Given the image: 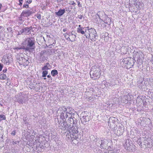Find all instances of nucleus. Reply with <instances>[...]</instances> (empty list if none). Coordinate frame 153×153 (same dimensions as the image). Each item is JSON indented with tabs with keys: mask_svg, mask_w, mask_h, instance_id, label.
<instances>
[{
	"mask_svg": "<svg viewBox=\"0 0 153 153\" xmlns=\"http://www.w3.org/2000/svg\"><path fill=\"white\" fill-rule=\"evenodd\" d=\"M3 128L1 126H0V135H1V138L3 139Z\"/></svg>",
	"mask_w": 153,
	"mask_h": 153,
	"instance_id": "a878e982",
	"label": "nucleus"
},
{
	"mask_svg": "<svg viewBox=\"0 0 153 153\" xmlns=\"http://www.w3.org/2000/svg\"><path fill=\"white\" fill-rule=\"evenodd\" d=\"M78 6L79 7H82V5L80 4V2L79 1L77 2Z\"/></svg>",
	"mask_w": 153,
	"mask_h": 153,
	"instance_id": "ea45409f",
	"label": "nucleus"
},
{
	"mask_svg": "<svg viewBox=\"0 0 153 153\" xmlns=\"http://www.w3.org/2000/svg\"><path fill=\"white\" fill-rule=\"evenodd\" d=\"M100 11H99L96 14L97 16H98V17H99V18L100 19Z\"/></svg>",
	"mask_w": 153,
	"mask_h": 153,
	"instance_id": "49530a36",
	"label": "nucleus"
},
{
	"mask_svg": "<svg viewBox=\"0 0 153 153\" xmlns=\"http://www.w3.org/2000/svg\"><path fill=\"white\" fill-rule=\"evenodd\" d=\"M19 5H20V6H21L22 5V3L21 2H19Z\"/></svg>",
	"mask_w": 153,
	"mask_h": 153,
	"instance_id": "052dcab7",
	"label": "nucleus"
},
{
	"mask_svg": "<svg viewBox=\"0 0 153 153\" xmlns=\"http://www.w3.org/2000/svg\"><path fill=\"white\" fill-rule=\"evenodd\" d=\"M65 12V10L64 9H60L57 12H56L55 13V15L58 16H61Z\"/></svg>",
	"mask_w": 153,
	"mask_h": 153,
	"instance_id": "dca6fc26",
	"label": "nucleus"
},
{
	"mask_svg": "<svg viewBox=\"0 0 153 153\" xmlns=\"http://www.w3.org/2000/svg\"><path fill=\"white\" fill-rule=\"evenodd\" d=\"M139 146H140V147L141 148H142V143H140V144H139Z\"/></svg>",
	"mask_w": 153,
	"mask_h": 153,
	"instance_id": "4d7b16f0",
	"label": "nucleus"
},
{
	"mask_svg": "<svg viewBox=\"0 0 153 153\" xmlns=\"http://www.w3.org/2000/svg\"><path fill=\"white\" fill-rule=\"evenodd\" d=\"M132 144V143H130L129 140H127L124 144V146L125 148L127 150L130 151H133L134 149L135 146Z\"/></svg>",
	"mask_w": 153,
	"mask_h": 153,
	"instance_id": "0eeeda50",
	"label": "nucleus"
},
{
	"mask_svg": "<svg viewBox=\"0 0 153 153\" xmlns=\"http://www.w3.org/2000/svg\"><path fill=\"white\" fill-rule=\"evenodd\" d=\"M14 49L16 50L17 51H18L19 50L22 49L26 50V47H25L24 46H22L20 47H16L14 48Z\"/></svg>",
	"mask_w": 153,
	"mask_h": 153,
	"instance_id": "c85d7f7f",
	"label": "nucleus"
},
{
	"mask_svg": "<svg viewBox=\"0 0 153 153\" xmlns=\"http://www.w3.org/2000/svg\"><path fill=\"white\" fill-rule=\"evenodd\" d=\"M3 67V66L2 64L0 63V71H1Z\"/></svg>",
	"mask_w": 153,
	"mask_h": 153,
	"instance_id": "a19ab883",
	"label": "nucleus"
},
{
	"mask_svg": "<svg viewBox=\"0 0 153 153\" xmlns=\"http://www.w3.org/2000/svg\"><path fill=\"white\" fill-rule=\"evenodd\" d=\"M72 108L70 107L69 108V109L70 110L68 111L67 108H65V106H63L62 107H60L58 109V110L57 111V113L58 114L60 115V117H64V114L67 113L70 114L73 113L74 112V110H72Z\"/></svg>",
	"mask_w": 153,
	"mask_h": 153,
	"instance_id": "20e7f679",
	"label": "nucleus"
},
{
	"mask_svg": "<svg viewBox=\"0 0 153 153\" xmlns=\"http://www.w3.org/2000/svg\"><path fill=\"white\" fill-rule=\"evenodd\" d=\"M135 60L132 58L127 57L123 59L121 61L122 62L126 64L125 65L127 68H131L134 65Z\"/></svg>",
	"mask_w": 153,
	"mask_h": 153,
	"instance_id": "39448f33",
	"label": "nucleus"
},
{
	"mask_svg": "<svg viewBox=\"0 0 153 153\" xmlns=\"http://www.w3.org/2000/svg\"><path fill=\"white\" fill-rule=\"evenodd\" d=\"M32 2V1L31 0H27L26 1V3L27 4L28 3V4H29L31 3Z\"/></svg>",
	"mask_w": 153,
	"mask_h": 153,
	"instance_id": "4c0bfd02",
	"label": "nucleus"
},
{
	"mask_svg": "<svg viewBox=\"0 0 153 153\" xmlns=\"http://www.w3.org/2000/svg\"><path fill=\"white\" fill-rule=\"evenodd\" d=\"M67 39L69 41H71V42H73V41H74L75 40H71V39H70V38L69 37H67Z\"/></svg>",
	"mask_w": 153,
	"mask_h": 153,
	"instance_id": "de8ad7c7",
	"label": "nucleus"
},
{
	"mask_svg": "<svg viewBox=\"0 0 153 153\" xmlns=\"http://www.w3.org/2000/svg\"><path fill=\"white\" fill-rule=\"evenodd\" d=\"M2 7V4H1L0 3V12L1 11V10Z\"/></svg>",
	"mask_w": 153,
	"mask_h": 153,
	"instance_id": "603ef678",
	"label": "nucleus"
},
{
	"mask_svg": "<svg viewBox=\"0 0 153 153\" xmlns=\"http://www.w3.org/2000/svg\"><path fill=\"white\" fill-rule=\"evenodd\" d=\"M23 7H25L27 8H28L29 6L28 4H25L23 5Z\"/></svg>",
	"mask_w": 153,
	"mask_h": 153,
	"instance_id": "473e14b6",
	"label": "nucleus"
},
{
	"mask_svg": "<svg viewBox=\"0 0 153 153\" xmlns=\"http://www.w3.org/2000/svg\"><path fill=\"white\" fill-rule=\"evenodd\" d=\"M147 140H144V145L146 148H150L153 146L152 140L150 138H148Z\"/></svg>",
	"mask_w": 153,
	"mask_h": 153,
	"instance_id": "9d476101",
	"label": "nucleus"
},
{
	"mask_svg": "<svg viewBox=\"0 0 153 153\" xmlns=\"http://www.w3.org/2000/svg\"><path fill=\"white\" fill-rule=\"evenodd\" d=\"M21 30L23 33V35H27L30 33L27 27L22 29Z\"/></svg>",
	"mask_w": 153,
	"mask_h": 153,
	"instance_id": "f3484780",
	"label": "nucleus"
},
{
	"mask_svg": "<svg viewBox=\"0 0 153 153\" xmlns=\"http://www.w3.org/2000/svg\"><path fill=\"white\" fill-rule=\"evenodd\" d=\"M50 69V68L47 66L45 65L42 68V70L43 71H47V70Z\"/></svg>",
	"mask_w": 153,
	"mask_h": 153,
	"instance_id": "c756f323",
	"label": "nucleus"
},
{
	"mask_svg": "<svg viewBox=\"0 0 153 153\" xmlns=\"http://www.w3.org/2000/svg\"><path fill=\"white\" fill-rule=\"evenodd\" d=\"M20 54L19 55L18 54L16 56L17 58V62H18L20 64V65H22L23 64V61L24 59V57L21 56L20 54Z\"/></svg>",
	"mask_w": 153,
	"mask_h": 153,
	"instance_id": "2eb2a0df",
	"label": "nucleus"
},
{
	"mask_svg": "<svg viewBox=\"0 0 153 153\" xmlns=\"http://www.w3.org/2000/svg\"><path fill=\"white\" fill-rule=\"evenodd\" d=\"M71 123H68V121H66V120H63V122L61 124V128L62 130H65L67 128H68L71 126Z\"/></svg>",
	"mask_w": 153,
	"mask_h": 153,
	"instance_id": "1a4fd4ad",
	"label": "nucleus"
},
{
	"mask_svg": "<svg viewBox=\"0 0 153 153\" xmlns=\"http://www.w3.org/2000/svg\"><path fill=\"white\" fill-rule=\"evenodd\" d=\"M37 18L39 19H40L41 18V16L40 14H38L37 15Z\"/></svg>",
	"mask_w": 153,
	"mask_h": 153,
	"instance_id": "c9c22d12",
	"label": "nucleus"
},
{
	"mask_svg": "<svg viewBox=\"0 0 153 153\" xmlns=\"http://www.w3.org/2000/svg\"><path fill=\"white\" fill-rule=\"evenodd\" d=\"M72 113L69 114L68 113H65V114H64V116L63 118L62 117H60V118L62 120H66V119L68 117L70 116V115H71V114Z\"/></svg>",
	"mask_w": 153,
	"mask_h": 153,
	"instance_id": "6ab92c4d",
	"label": "nucleus"
},
{
	"mask_svg": "<svg viewBox=\"0 0 153 153\" xmlns=\"http://www.w3.org/2000/svg\"><path fill=\"white\" fill-rule=\"evenodd\" d=\"M27 27V28L28 30H29V31L30 33H31L30 30L33 29L32 27V26H30V27Z\"/></svg>",
	"mask_w": 153,
	"mask_h": 153,
	"instance_id": "58836bf2",
	"label": "nucleus"
},
{
	"mask_svg": "<svg viewBox=\"0 0 153 153\" xmlns=\"http://www.w3.org/2000/svg\"><path fill=\"white\" fill-rule=\"evenodd\" d=\"M75 114L74 113H72L71 115H70L69 117H68V119L67 121H68V123H71V125L72 124V123L74 122V120H75V118L74 117V116Z\"/></svg>",
	"mask_w": 153,
	"mask_h": 153,
	"instance_id": "ddd939ff",
	"label": "nucleus"
},
{
	"mask_svg": "<svg viewBox=\"0 0 153 153\" xmlns=\"http://www.w3.org/2000/svg\"><path fill=\"white\" fill-rule=\"evenodd\" d=\"M99 69L97 68L96 69H94L93 68H92V70L91 71L90 73V75L91 76V74H92V76H93V74H95L97 73V71H98Z\"/></svg>",
	"mask_w": 153,
	"mask_h": 153,
	"instance_id": "4be33fe9",
	"label": "nucleus"
},
{
	"mask_svg": "<svg viewBox=\"0 0 153 153\" xmlns=\"http://www.w3.org/2000/svg\"><path fill=\"white\" fill-rule=\"evenodd\" d=\"M29 63V62L28 59H27L24 57L22 65H23L24 66H27L28 65Z\"/></svg>",
	"mask_w": 153,
	"mask_h": 153,
	"instance_id": "aec40b11",
	"label": "nucleus"
},
{
	"mask_svg": "<svg viewBox=\"0 0 153 153\" xmlns=\"http://www.w3.org/2000/svg\"><path fill=\"white\" fill-rule=\"evenodd\" d=\"M51 74L52 76H54L58 74V72L57 70L53 69L51 71Z\"/></svg>",
	"mask_w": 153,
	"mask_h": 153,
	"instance_id": "412c9836",
	"label": "nucleus"
},
{
	"mask_svg": "<svg viewBox=\"0 0 153 153\" xmlns=\"http://www.w3.org/2000/svg\"><path fill=\"white\" fill-rule=\"evenodd\" d=\"M32 13L29 10H24L22 13L21 16L24 17H27L30 16L32 14Z\"/></svg>",
	"mask_w": 153,
	"mask_h": 153,
	"instance_id": "9b49d317",
	"label": "nucleus"
},
{
	"mask_svg": "<svg viewBox=\"0 0 153 153\" xmlns=\"http://www.w3.org/2000/svg\"><path fill=\"white\" fill-rule=\"evenodd\" d=\"M45 78H44V79L45 80L46 79V78L45 77H44Z\"/></svg>",
	"mask_w": 153,
	"mask_h": 153,
	"instance_id": "338daca9",
	"label": "nucleus"
},
{
	"mask_svg": "<svg viewBox=\"0 0 153 153\" xmlns=\"http://www.w3.org/2000/svg\"><path fill=\"white\" fill-rule=\"evenodd\" d=\"M5 61H6V63H10V62L9 60H8V57H7V58L5 59Z\"/></svg>",
	"mask_w": 153,
	"mask_h": 153,
	"instance_id": "e433bc0d",
	"label": "nucleus"
},
{
	"mask_svg": "<svg viewBox=\"0 0 153 153\" xmlns=\"http://www.w3.org/2000/svg\"><path fill=\"white\" fill-rule=\"evenodd\" d=\"M85 36L86 38L90 39L92 41H95L98 36L96 30L93 28L85 30Z\"/></svg>",
	"mask_w": 153,
	"mask_h": 153,
	"instance_id": "f03ea898",
	"label": "nucleus"
},
{
	"mask_svg": "<svg viewBox=\"0 0 153 153\" xmlns=\"http://www.w3.org/2000/svg\"><path fill=\"white\" fill-rule=\"evenodd\" d=\"M7 76L5 74H0V79L4 80L6 79Z\"/></svg>",
	"mask_w": 153,
	"mask_h": 153,
	"instance_id": "b1692460",
	"label": "nucleus"
},
{
	"mask_svg": "<svg viewBox=\"0 0 153 153\" xmlns=\"http://www.w3.org/2000/svg\"><path fill=\"white\" fill-rule=\"evenodd\" d=\"M84 115L80 118V120L82 123L85 125L90 120V114L88 113H86L85 112H84Z\"/></svg>",
	"mask_w": 153,
	"mask_h": 153,
	"instance_id": "6e6552de",
	"label": "nucleus"
},
{
	"mask_svg": "<svg viewBox=\"0 0 153 153\" xmlns=\"http://www.w3.org/2000/svg\"><path fill=\"white\" fill-rule=\"evenodd\" d=\"M7 69H4L3 70V72L4 73H5L7 71Z\"/></svg>",
	"mask_w": 153,
	"mask_h": 153,
	"instance_id": "864d4df0",
	"label": "nucleus"
},
{
	"mask_svg": "<svg viewBox=\"0 0 153 153\" xmlns=\"http://www.w3.org/2000/svg\"><path fill=\"white\" fill-rule=\"evenodd\" d=\"M82 17H83V16L82 15H78V18H79L80 19H81Z\"/></svg>",
	"mask_w": 153,
	"mask_h": 153,
	"instance_id": "c03bdc74",
	"label": "nucleus"
},
{
	"mask_svg": "<svg viewBox=\"0 0 153 153\" xmlns=\"http://www.w3.org/2000/svg\"><path fill=\"white\" fill-rule=\"evenodd\" d=\"M45 65L48 66V67L50 68V67H51L50 65V64L48 62H47L46 64Z\"/></svg>",
	"mask_w": 153,
	"mask_h": 153,
	"instance_id": "a18cd8bd",
	"label": "nucleus"
},
{
	"mask_svg": "<svg viewBox=\"0 0 153 153\" xmlns=\"http://www.w3.org/2000/svg\"><path fill=\"white\" fill-rule=\"evenodd\" d=\"M44 53V51H41L40 52V56H41V57L43 55V54Z\"/></svg>",
	"mask_w": 153,
	"mask_h": 153,
	"instance_id": "79ce46f5",
	"label": "nucleus"
},
{
	"mask_svg": "<svg viewBox=\"0 0 153 153\" xmlns=\"http://www.w3.org/2000/svg\"><path fill=\"white\" fill-rule=\"evenodd\" d=\"M79 26V28L81 27V25H79V26Z\"/></svg>",
	"mask_w": 153,
	"mask_h": 153,
	"instance_id": "69168bd1",
	"label": "nucleus"
},
{
	"mask_svg": "<svg viewBox=\"0 0 153 153\" xmlns=\"http://www.w3.org/2000/svg\"><path fill=\"white\" fill-rule=\"evenodd\" d=\"M19 143V141H13V144H18Z\"/></svg>",
	"mask_w": 153,
	"mask_h": 153,
	"instance_id": "72a5a7b5",
	"label": "nucleus"
},
{
	"mask_svg": "<svg viewBox=\"0 0 153 153\" xmlns=\"http://www.w3.org/2000/svg\"><path fill=\"white\" fill-rule=\"evenodd\" d=\"M106 21H106V22H105V23L107 24L108 25H110L111 24V19L108 17H107L106 19Z\"/></svg>",
	"mask_w": 153,
	"mask_h": 153,
	"instance_id": "5701e85b",
	"label": "nucleus"
},
{
	"mask_svg": "<svg viewBox=\"0 0 153 153\" xmlns=\"http://www.w3.org/2000/svg\"><path fill=\"white\" fill-rule=\"evenodd\" d=\"M2 26H0V30L2 28Z\"/></svg>",
	"mask_w": 153,
	"mask_h": 153,
	"instance_id": "0e129e2a",
	"label": "nucleus"
},
{
	"mask_svg": "<svg viewBox=\"0 0 153 153\" xmlns=\"http://www.w3.org/2000/svg\"><path fill=\"white\" fill-rule=\"evenodd\" d=\"M22 34L23 35V33L21 29L19 31H18V35H21Z\"/></svg>",
	"mask_w": 153,
	"mask_h": 153,
	"instance_id": "f704fd0d",
	"label": "nucleus"
},
{
	"mask_svg": "<svg viewBox=\"0 0 153 153\" xmlns=\"http://www.w3.org/2000/svg\"><path fill=\"white\" fill-rule=\"evenodd\" d=\"M74 36H75V37H76V36L75 35H74Z\"/></svg>",
	"mask_w": 153,
	"mask_h": 153,
	"instance_id": "774afa93",
	"label": "nucleus"
},
{
	"mask_svg": "<svg viewBox=\"0 0 153 153\" xmlns=\"http://www.w3.org/2000/svg\"><path fill=\"white\" fill-rule=\"evenodd\" d=\"M108 141L106 140H101V143H99L102 148L105 149L106 147L108 146Z\"/></svg>",
	"mask_w": 153,
	"mask_h": 153,
	"instance_id": "f8f14e48",
	"label": "nucleus"
},
{
	"mask_svg": "<svg viewBox=\"0 0 153 153\" xmlns=\"http://www.w3.org/2000/svg\"><path fill=\"white\" fill-rule=\"evenodd\" d=\"M84 28L83 27L78 28L77 29V32L79 33L82 34H85V31H84L83 30Z\"/></svg>",
	"mask_w": 153,
	"mask_h": 153,
	"instance_id": "a211bd4d",
	"label": "nucleus"
},
{
	"mask_svg": "<svg viewBox=\"0 0 153 153\" xmlns=\"http://www.w3.org/2000/svg\"><path fill=\"white\" fill-rule=\"evenodd\" d=\"M19 2H21V1H23V0H19Z\"/></svg>",
	"mask_w": 153,
	"mask_h": 153,
	"instance_id": "e2e57ef3",
	"label": "nucleus"
},
{
	"mask_svg": "<svg viewBox=\"0 0 153 153\" xmlns=\"http://www.w3.org/2000/svg\"><path fill=\"white\" fill-rule=\"evenodd\" d=\"M24 98L20 97L17 99V101L20 104H23L24 102Z\"/></svg>",
	"mask_w": 153,
	"mask_h": 153,
	"instance_id": "393cba45",
	"label": "nucleus"
},
{
	"mask_svg": "<svg viewBox=\"0 0 153 153\" xmlns=\"http://www.w3.org/2000/svg\"><path fill=\"white\" fill-rule=\"evenodd\" d=\"M117 133H118L119 131H120V132H121V134L122 133H123V131L122 130H117Z\"/></svg>",
	"mask_w": 153,
	"mask_h": 153,
	"instance_id": "8fccbe9b",
	"label": "nucleus"
},
{
	"mask_svg": "<svg viewBox=\"0 0 153 153\" xmlns=\"http://www.w3.org/2000/svg\"><path fill=\"white\" fill-rule=\"evenodd\" d=\"M61 1L60 0H57V2H60V1Z\"/></svg>",
	"mask_w": 153,
	"mask_h": 153,
	"instance_id": "680f3d73",
	"label": "nucleus"
},
{
	"mask_svg": "<svg viewBox=\"0 0 153 153\" xmlns=\"http://www.w3.org/2000/svg\"><path fill=\"white\" fill-rule=\"evenodd\" d=\"M16 134V131L15 130L13 131L11 133V134L13 135H15Z\"/></svg>",
	"mask_w": 153,
	"mask_h": 153,
	"instance_id": "37998d69",
	"label": "nucleus"
},
{
	"mask_svg": "<svg viewBox=\"0 0 153 153\" xmlns=\"http://www.w3.org/2000/svg\"><path fill=\"white\" fill-rule=\"evenodd\" d=\"M66 34H68V33H67V32H66V33L64 34H63L64 36L65 37V38L66 37Z\"/></svg>",
	"mask_w": 153,
	"mask_h": 153,
	"instance_id": "6e6d98bb",
	"label": "nucleus"
},
{
	"mask_svg": "<svg viewBox=\"0 0 153 153\" xmlns=\"http://www.w3.org/2000/svg\"><path fill=\"white\" fill-rule=\"evenodd\" d=\"M26 45V50L28 51L34 49L35 45V40L34 37L27 38L25 40Z\"/></svg>",
	"mask_w": 153,
	"mask_h": 153,
	"instance_id": "7ed1b4c3",
	"label": "nucleus"
},
{
	"mask_svg": "<svg viewBox=\"0 0 153 153\" xmlns=\"http://www.w3.org/2000/svg\"><path fill=\"white\" fill-rule=\"evenodd\" d=\"M136 55L138 57L137 59V61L138 63V66L140 68V69H141V67L143 68V54L142 52H137Z\"/></svg>",
	"mask_w": 153,
	"mask_h": 153,
	"instance_id": "423d86ee",
	"label": "nucleus"
},
{
	"mask_svg": "<svg viewBox=\"0 0 153 153\" xmlns=\"http://www.w3.org/2000/svg\"><path fill=\"white\" fill-rule=\"evenodd\" d=\"M116 119L114 117H111L109 119L108 122H111V121H112V122L114 123L115 122Z\"/></svg>",
	"mask_w": 153,
	"mask_h": 153,
	"instance_id": "bb28decb",
	"label": "nucleus"
},
{
	"mask_svg": "<svg viewBox=\"0 0 153 153\" xmlns=\"http://www.w3.org/2000/svg\"><path fill=\"white\" fill-rule=\"evenodd\" d=\"M151 61L152 62V63L153 64V55L152 56Z\"/></svg>",
	"mask_w": 153,
	"mask_h": 153,
	"instance_id": "5fc2aeb1",
	"label": "nucleus"
},
{
	"mask_svg": "<svg viewBox=\"0 0 153 153\" xmlns=\"http://www.w3.org/2000/svg\"><path fill=\"white\" fill-rule=\"evenodd\" d=\"M138 87H139V88H140L141 89H143V88H142V87L141 86H140V85H139L138 86Z\"/></svg>",
	"mask_w": 153,
	"mask_h": 153,
	"instance_id": "bf43d9fd",
	"label": "nucleus"
},
{
	"mask_svg": "<svg viewBox=\"0 0 153 153\" xmlns=\"http://www.w3.org/2000/svg\"><path fill=\"white\" fill-rule=\"evenodd\" d=\"M67 28H64L63 29V32H65V31H67Z\"/></svg>",
	"mask_w": 153,
	"mask_h": 153,
	"instance_id": "3c124183",
	"label": "nucleus"
},
{
	"mask_svg": "<svg viewBox=\"0 0 153 153\" xmlns=\"http://www.w3.org/2000/svg\"><path fill=\"white\" fill-rule=\"evenodd\" d=\"M48 74V71H43L42 72V77H45Z\"/></svg>",
	"mask_w": 153,
	"mask_h": 153,
	"instance_id": "cd10ccee",
	"label": "nucleus"
},
{
	"mask_svg": "<svg viewBox=\"0 0 153 153\" xmlns=\"http://www.w3.org/2000/svg\"><path fill=\"white\" fill-rule=\"evenodd\" d=\"M47 77L48 78H50L51 79V80H52V78L51 77V75L50 74L48 75Z\"/></svg>",
	"mask_w": 153,
	"mask_h": 153,
	"instance_id": "09e8293b",
	"label": "nucleus"
},
{
	"mask_svg": "<svg viewBox=\"0 0 153 153\" xmlns=\"http://www.w3.org/2000/svg\"><path fill=\"white\" fill-rule=\"evenodd\" d=\"M73 121L74 122L73 123V125L72 127L68 129L67 134L66 135L68 138H71L72 141L78 138L79 137L77 124L78 120L75 118V120Z\"/></svg>",
	"mask_w": 153,
	"mask_h": 153,
	"instance_id": "f257e3e1",
	"label": "nucleus"
},
{
	"mask_svg": "<svg viewBox=\"0 0 153 153\" xmlns=\"http://www.w3.org/2000/svg\"><path fill=\"white\" fill-rule=\"evenodd\" d=\"M69 4L74 6H75L76 4L74 3V1H70Z\"/></svg>",
	"mask_w": 153,
	"mask_h": 153,
	"instance_id": "2f4dec72",
	"label": "nucleus"
},
{
	"mask_svg": "<svg viewBox=\"0 0 153 153\" xmlns=\"http://www.w3.org/2000/svg\"><path fill=\"white\" fill-rule=\"evenodd\" d=\"M101 71L98 70V71H97V73L93 74V76L91 77L94 79H98L100 76Z\"/></svg>",
	"mask_w": 153,
	"mask_h": 153,
	"instance_id": "4468645a",
	"label": "nucleus"
},
{
	"mask_svg": "<svg viewBox=\"0 0 153 153\" xmlns=\"http://www.w3.org/2000/svg\"><path fill=\"white\" fill-rule=\"evenodd\" d=\"M0 118H2L1 120H4L6 119L5 115L2 114L0 115Z\"/></svg>",
	"mask_w": 153,
	"mask_h": 153,
	"instance_id": "7c9ffc66",
	"label": "nucleus"
},
{
	"mask_svg": "<svg viewBox=\"0 0 153 153\" xmlns=\"http://www.w3.org/2000/svg\"><path fill=\"white\" fill-rule=\"evenodd\" d=\"M108 153H115L114 152L112 151H110L108 152Z\"/></svg>",
	"mask_w": 153,
	"mask_h": 153,
	"instance_id": "13d9d810",
	"label": "nucleus"
}]
</instances>
